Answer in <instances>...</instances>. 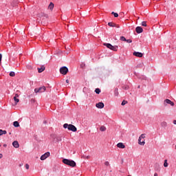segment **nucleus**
<instances>
[{"instance_id": "aec40b11", "label": "nucleus", "mask_w": 176, "mask_h": 176, "mask_svg": "<svg viewBox=\"0 0 176 176\" xmlns=\"http://www.w3.org/2000/svg\"><path fill=\"white\" fill-rule=\"evenodd\" d=\"M95 92L96 93V94H100L101 93V89H100V88H96L95 89Z\"/></svg>"}, {"instance_id": "393cba45", "label": "nucleus", "mask_w": 176, "mask_h": 176, "mask_svg": "<svg viewBox=\"0 0 176 176\" xmlns=\"http://www.w3.org/2000/svg\"><path fill=\"white\" fill-rule=\"evenodd\" d=\"M10 76H16V73H14V72H10Z\"/></svg>"}, {"instance_id": "4be33fe9", "label": "nucleus", "mask_w": 176, "mask_h": 176, "mask_svg": "<svg viewBox=\"0 0 176 176\" xmlns=\"http://www.w3.org/2000/svg\"><path fill=\"white\" fill-rule=\"evenodd\" d=\"M6 131H3L2 129H0V135H3V134H6Z\"/></svg>"}, {"instance_id": "cd10ccee", "label": "nucleus", "mask_w": 176, "mask_h": 176, "mask_svg": "<svg viewBox=\"0 0 176 176\" xmlns=\"http://www.w3.org/2000/svg\"><path fill=\"white\" fill-rule=\"evenodd\" d=\"M125 42H127V43H131L133 41H131V39H126Z\"/></svg>"}, {"instance_id": "f704fd0d", "label": "nucleus", "mask_w": 176, "mask_h": 176, "mask_svg": "<svg viewBox=\"0 0 176 176\" xmlns=\"http://www.w3.org/2000/svg\"><path fill=\"white\" fill-rule=\"evenodd\" d=\"M154 176H158L157 173H155L154 174Z\"/></svg>"}, {"instance_id": "a878e982", "label": "nucleus", "mask_w": 176, "mask_h": 176, "mask_svg": "<svg viewBox=\"0 0 176 176\" xmlns=\"http://www.w3.org/2000/svg\"><path fill=\"white\" fill-rule=\"evenodd\" d=\"M120 39V41H122L123 42H126V38L123 36H121Z\"/></svg>"}, {"instance_id": "4c0bfd02", "label": "nucleus", "mask_w": 176, "mask_h": 176, "mask_svg": "<svg viewBox=\"0 0 176 176\" xmlns=\"http://www.w3.org/2000/svg\"><path fill=\"white\" fill-rule=\"evenodd\" d=\"M173 123H174L175 124H176V120H174V121H173Z\"/></svg>"}, {"instance_id": "c756f323", "label": "nucleus", "mask_w": 176, "mask_h": 176, "mask_svg": "<svg viewBox=\"0 0 176 176\" xmlns=\"http://www.w3.org/2000/svg\"><path fill=\"white\" fill-rule=\"evenodd\" d=\"M25 168H26V170H29V168H30V165H28V164H25Z\"/></svg>"}, {"instance_id": "c85d7f7f", "label": "nucleus", "mask_w": 176, "mask_h": 176, "mask_svg": "<svg viewBox=\"0 0 176 176\" xmlns=\"http://www.w3.org/2000/svg\"><path fill=\"white\" fill-rule=\"evenodd\" d=\"M126 103H127V101L123 100V101L122 102L121 105H126Z\"/></svg>"}, {"instance_id": "b1692460", "label": "nucleus", "mask_w": 176, "mask_h": 176, "mask_svg": "<svg viewBox=\"0 0 176 176\" xmlns=\"http://www.w3.org/2000/svg\"><path fill=\"white\" fill-rule=\"evenodd\" d=\"M164 166L168 167V163H167V160H164Z\"/></svg>"}, {"instance_id": "2f4dec72", "label": "nucleus", "mask_w": 176, "mask_h": 176, "mask_svg": "<svg viewBox=\"0 0 176 176\" xmlns=\"http://www.w3.org/2000/svg\"><path fill=\"white\" fill-rule=\"evenodd\" d=\"M123 89H124V90H129V87L128 86H125L123 87Z\"/></svg>"}, {"instance_id": "c9c22d12", "label": "nucleus", "mask_w": 176, "mask_h": 176, "mask_svg": "<svg viewBox=\"0 0 176 176\" xmlns=\"http://www.w3.org/2000/svg\"><path fill=\"white\" fill-rule=\"evenodd\" d=\"M3 146L6 148L8 146L6 144H3Z\"/></svg>"}, {"instance_id": "1a4fd4ad", "label": "nucleus", "mask_w": 176, "mask_h": 176, "mask_svg": "<svg viewBox=\"0 0 176 176\" xmlns=\"http://www.w3.org/2000/svg\"><path fill=\"white\" fill-rule=\"evenodd\" d=\"M164 104H169L170 105H171V107H174V102L171 101L170 99H166L164 100Z\"/></svg>"}, {"instance_id": "bb28decb", "label": "nucleus", "mask_w": 176, "mask_h": 176, "mask_svg": "<svg viewBox=\"0 0 176 176\" xmlns=\"http://www.w3.org/2000/svg\"><path fill=\"white\" fill-rule=\"evenodd\" d=\"M142 25L143 27H146V21L142 22Z\"/></svg>"}, {"instance_id": "2eb2a0df", "label": "nucleus", "mask_w": 176, "mask_h": 176, "mask_svg": "<svg viewBox=\"0 0 176 176\" xmlns=\"http://www.w3.org/2000/svg\"><path fill=\"white\" fill-rule=\"evenodd\" d=\"M12 146H14V148H19L20 146V144H19V142L14 141L12 142Z\"/></svg>"}, {"instance_id": "473e14b6", "label": "nucleus", "mask_w": 176, "mask_h": 176, "mask_svg": "<svg viewBox=\"0 0 176 176\" xmlns=\"http://www.w3.org/2000/svg\"><path fill=\"white\" fill-rule=\"evenodd\" d=\"M2 61V54H0V63Z\"/></svg>"}, {"instance_id": "a211bd4d", "label": "nucleus", "mask_w": 176, "mask_h": 176, "mask_svg": "<svg viewBox=\"0 0 176 176\" xmlns=\"http://www.w3.org/2000/svg\"><path fill=\"white\" fill-rule=\"evenodd\" d=\"M13 126H14V127H20V124L19 123V122L14 121L13 122Z\"/></svg>"}, {"instance_id": "58836bf2", "label": "nucleus", "mask_w": 176, "mask_h": 176, "mask_svg": "<svg viewBox=\"0 0 176 176\" xmlns=\"http://www.w3.org/2000/svg\"><path fill=\"white\" fill-rule=\"evenodd\" d=\"M74 176H79V175L76 174V175H75Z\"/></svg>"}, {"instance_id": "20e7f679", "label": "nucleus", "mask_w": 176, "mask_h": 176, "mask_svg": "<svg viewBox=\"0 0 176 176\" xmlns=\"http://www.w3.org/2000/svg\"><path fill=\"white\" fill-rule=\"evenodd\" d=\"M144 138H145V133H142L139 137V139H138L139 145H142V146L145 145V140H144Z\"/></svg>"}, {"instance_id": "a19ab883", "label": "nucleus", "mask_w": 176, "mask_h": 176, "mask_svg": "<svg viewBox=\"0 0 176 176\" xmlns=\"http://www.w3.org/2000/svg\"><path fill=\"white\" fill-rule=\"evenodd\" d=\"M138 87V89H140V85Z\"/></svg>"}, {"instance_id": "ea45409f", "label": "nucleus", "mask_w": 176, "mask_h": 176, "mask_svg": "<svg viewBox=\"0 0 176 176\" xmlns=\"http://www.w3.org/2000/svg\"><path fill=\"white\" fill-rule=\"evenodd\" d=\"M9 134H10V135L12 134V133L10 132Z\"/></svg>"}, {"instance_id": "f3484780", "label": "nucleus", "mask_w": 176, "mask_h": 176, "mask_svg": "<svg viewBox=\"0 0 176 176\" xmlns=\"http://www.w3.org/2000/svg\"><path fill=\"white\" fill-rule=\"evenodd\" d=\"M54 8V3L51 2L48 6V9H50V10H52Z\"/></svg>"}, {"instance_id": "7ed1b4c3", "label": "nucleus", "mask_w": 176, "mask_h": 176, "mask_svg": "<svg viewBox=\"0 0 176 176\" xmlns=\"http://www.w3.org/2000/svg\"><path fill=\"white\" fill-rule=\"evenodd\" d=\"M104 46H107L108 49H110V50H113V52H118V49L119 47L118 45H111V43H104Z\"/></svg>"}, {"instance_id": "4468645a", "label": "nucleus", "mask_w": 176, "mask_h": 176, "mask_svg": "<svg viewBox=\"0 0 176 176\" xmlns=\"http://www.w3.org/2000/svg\"><path fill=\"white\" fill-rule=\"evenodd\" d=\"M37 69H38V74H42V72H44V70H45V66H41V67H38L37 68Z\"/></svg>"}, {"instance_id": "f257e3e1", "label": "nucleus", "mask_w": 176, "mask_h": 176, "mask_svg": "<svg viewBox=\"0 0 176 176\" xmlns=\"http://www.w3.org/2000/svg\"><path fill=\"white\" fill-rule=\"evenodd\" d=\"M64 129H67L69 130V131H73L74 133L78 131V129H76V126H75L74 124H63Z\"/></svg>"}, {"instance_id": "39448f33", "label": "nucleus", "mask_w": 176, "mask_h": 176, "mask_svg": "<svg viewBox=\"0 0 176 176\" xmlns=\"http://www.w3.org/2000/svg\"><path fill=\"white\" fill-rule=\"evenodd\" d=\"M45 91H46V87L45 86L34 89L35 93H45Z\"/></svg>"}, {"instance_id": "dca6fc26", "label": "nucleus", "mask_w": 176, "mask_h": 176, "mask_svg": "<svg viewBox=\"0 0 176 176\" xmlns=\"http://www.w3.org/2000/svg\"><path fill=\"white\" fill-rule=\"evenodd\" d=\"M114 96L115 97H118L119 96V89L118 88H115L114 89Z\"/></svg>"}, {"instance_id": "6ab92c4d", "label": "nucleus", "mask_w": 176, "mask_h": 176, "mask_svg": "<svg viewBox=\"0 0 176 176\" xmlns=\"http://www.w3.org/2000/svg\"><path fill=\"white\" fill-rule=\"evenodd\" d=\"M108 25H109V27H116V24L114 23L113 22H109V23H108Z\"/></svg>"}, {"instance_id": "7c9ffc66", "label": "nucleus", "mask_w": 176, "mask_h": 176, "mask_svg": "<svg viewBox=\"0 0 176 176\" xmlns=\"http://www.w3.org/2000/svg\"><path fill=\"white\" fill-rule=\"evenodd\" d=\"M105 166H109V162L107 161L104 162Z\"/></svg>"}, {"instance_id": "412c9836", "label": "nucleus", "mask_w": 176, "mask_h": 176, "mask_svg": "<svg viewBox=\"0 0 176 176\" xmlns=\"http://www.w3.org/2000/svg\"><path fill=\"white\" fill-rule=\"evenodd\" d=\"M100 131H105L107 130V127L102 126L100 128Z\"/></svg>"}, {"instance_id": "79ce46f5", "label": "nucleus", "mask_w": 176, "mask_h": 176, "mask_svg": "<svg viewBox=\"0 0 176 176\" xmlns=\"http://www.w3.org/2000/svg\"><path fill=\"white\" fill-rule=\"evenodd\" d=\"M87 159H89V157H87Z\"/></svg>"}, {"instance_id": "37998d69", "label": "nucleus", "mask_w": 176, "mask_h": 176, "mask_svg": "<svg viewBox=\"0 0 176 176\" xmlns=\"http://www.w3.org/2000/svg\"><path fill=\"white\" fill-rule=\"evenodd\" d=\"M0 146H1V145L0 144Z\"/></svg>"}, {"instance_id": "423d86ee", "label": "nucleus", "mask_w": 176, "mask_h": 176, "mask_svg": "<svg viewBox=\"0 0 176 176\" xmlns=\"http://www.w3.org/2000/svg\"><path fill=\"white\" fill-rule=\"evenodd\" d=\"M60 72L63 75H67V74H68V68L67 67H62L60 69Z\"/></svg>"}, {"instance_id": "f03ea898", "label": "nucleus", "mask_w": 176, "mask_h": 176, "mask_svg": "<svg viewBox=\"0 0 176 176\" xmlns=\"http://www.w3.org/2000/svg\"><path fill=\"white\" fill-rule=\"evenodd\" d=\"M63 163H64V164H67V166H70V167H75V166H76V163L74 160L68 159H63Z\"/></svg>"}, {"instance_id": "9b49d317", "label": "nucleus", "mask_w": 176, "mask_h": 176, "mask_svg": "<svg viewBox=\"0 0 176 176\" xmlns=\"http://www.w3.org/2000/svg\"><path fill=\"white\" fill-rule=\"evenodd\" d=\"M96 108H99L100 109H102L104 108V104L102 102H98L96 104Z\"/></svg>"}, {"instance_id": "9d476101", "label": "nucleus", "mask_w": 176, "mask_h": 176, "mask_svg": "<svg viewBox=\"0 0 176 176\" xmlns=\"http://www.w3.org/2000/svg\"><path fill=\"white\" fill-rule=\"evenodd\" d=\"M14 101L15 102V105H17V103L19 102L20 100H19V94H16L14 97Z\"/></svg>"}, {"instance_id": "6e6552de", "label": "nucleus", "mask_w": 176, "mask_h": 176, "mask_svg": "<svg viewBox=\"0 0 176 176\" xmlns=\"http://www.w3.org/2000/svg\"><path fill=\"white\" fill-rule=\"evenodd\" d=\"M135 31L137 34H142L144 32V29H142L140 26H138L135 28Z\"/></svg>"}, {"instance_id": "e433bc0d", "label": "nucleus", "mask_w": 176, "mask_h": 176, "mask_svg": "<svg viewBox=\"0 0 176 176\" xmlns=\"http://www.w3.org/2000/svg\"><path fill=\"white\" fill-rule=\"evenodd\" d=\"M0 159H2V154H0Z\"/></svg>"}, {"instance_id": "0eeeda50", "label": "nucleus", "mask_w": 176, "mask_h": 176, "mask_svg": "<svg viewBox=\"0 0 176 176\" xmlns=\"http://www.w3.org/2000/svg\"><path fill=\"white\" fill-rule=\"evenodd\" d=\"M49 156H50V153L47 152L44 155H41L40 159H41V160H45V159H47V157H49Z\"/></svg>"}, {"instance_id": "ddd939ff", "label": "nucleus", "mask_w": 176, "mask_h": 176, "mask_svg": "<svg viewBox=\"0 0 176 176\" xmlns=\"http://www.w3.org/2000/svg\"><path fill=\"white\" fill-rule=\"evenodd\" d=\"M133 56H135L136 57H142L144 55L141 52H133Z\"/></svg>"}, {"instance_id": "72a5a7b5", "label": "nucleus", "mask_w": 176, "mask_h": 176, "mask_svg": "<svg viewBox=\"0 0 176 176\" xmlns=\"http://www.w3.org/2000/svg\"><path fill=\"white\" fill-rule=\"evenodd\" d=\"M66 83H69V80H66Z\"/></svg>"}, {"instance_id": "f8f14e48", "label": "nucleus", "mask_w": 176, "mask_h": 176, "mask_svg": "<svg viewBox=\"0 0 176 176\" xmlns=\"http://www.w3.org/2000/svg\"><path fill=\"white\" fill-rule=\"evenodd\" d=\"M117 146L118 148H120L121 149H124L126 148V146H124V144H123V143L122 142L117 144Z\"/></svg>"}, {"instance_id": "5701e85b", "label": "nucleus", "mask_w": 176, "mask_h": 176, "mask_svg": "<svg viewBox=\"0 0 176 176\" xmlns=\"http://www.w3.org/2000/svg\"><path fill=\"white\" fill-rule=\"evenodd\" d=\"M111 14H113L114 17H119V14L117 12H112Z\"/></svg>"}]
</instances>
